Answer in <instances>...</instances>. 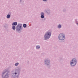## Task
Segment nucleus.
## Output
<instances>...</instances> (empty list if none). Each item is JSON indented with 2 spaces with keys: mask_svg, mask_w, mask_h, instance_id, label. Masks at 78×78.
I'll return each instance as SVG.
<instances>
[{
  "mask_svg": "<svg viewBox=\"0 0 78 78\" xmlns=\"http://www.w3.org/2000/svg\"><path fill=\"white\" fill-rule=\"evenodd\" d=\"M21 69L19 67H17V69L15 70V73H12L11 74V76L13 78H19L20 76Z\"/></svg>",
  "mask_w": 78,
  "mask_h": 78,
  "instance_id": "obj_1",
  "label": "nucleus"
},
{
  "mask_svg": "<svg viewBox=\"0 0 78 78\" xmlns=\"http://www.w3.org/2000/svg\"><path fill=\"white\" fill-rule=\"evenodd\" d=\"M23 27H22V24L18 23L16 27L15 26H13L12 28L13 30H15L16 29V31H18L19 33H20L21 32L20 31H22Z\"/></svg>",
  "mask_w": 78,
  "mask_h": 78,
  "instance_id": "obj_2",
  "label": "nucleus"
},
{
  "mask_svg": "<svg viewBox=\"0 0 78 78\" xmlns=\"http://www.w3.org/2000/svg\"><path fill=\"white\" fill-rule=\"evenodd\" d=\"M44 64L48 69H50L51 66L50 65V59L48 58H46L44 60Z\"/></svg>",
  "mask_w": 78,
  "mask_h": 78,
  "instance_id": "obj_3",
  "label": "nucleus"
},
{
  "mask_svg": "<svg viewBox=\"0 0 78 78\" xmlns=\"http://www.w3.org/2000/svg\"><path fill=\"white\" fill-rule=\"evenodd\" d=\"M9 71L7 70L6 69L3 71L2 73V78H8L9 76Z\"/></svg>",
  "mask_w": 78,
  "mask_h": 78,
  "instance_id": "obj_4",
  "label": "nucleus"
},
{
  "mask_svg": "<svg viewBox=\"0 0 78 78\" xmlns=\"http://www.w3.org/2000/svg\"><path fill=\"white\" fill-rule=\"evenodd\" d=\"M51 35V32H48L44 34V40L46 41V40H48L49 39H50Z\"/></svg>",
  "mask_w": 78,
  "mask_h": 78,
  "instance_id": "obj_5",
  "label": "nucleus"
},
{
  "mask_svg": "<svg viewBox=\"0 0 78 78\" xmlns=\"http://www.w3.org/2000/svg\"><path fill=\"white\" fill-rule=\"evenodd\" d=\"M77 60L76 59L73 58L70 62V65L72 67H74L76 65Z\"/></svg>",
  "mask_w": 78,
  "mask_h": 78,
  "instance_id": "obj_6",
  "label": "nucleus"
},
{
  "mask_svg": "<svg viewBox=\"0 0 78 78\" xmlns=\"http://www.w3.org/2000/svg\"><path fill=\"white\" fill-rule=\"evenodd\" d=\"M65 34L63 33L60 34L58 36V39L60 41H64L65 39Z\"/></svg>",
  "mask_w": 78,
  "mask_h": 78,
  "instance_id": "obj_7",
  "label": "nucleus"
},
{
  "mask_svg": "<svg viewBox=\"0 0 78 78\" xmlns=\"http://www.w3.org/2000/svg\"><path fill=\"white\" fill-rule=\"evenodd\" d=\"M44 12L46 14H50V10H49V9H45L44 10Z\"/></svg>",
  "mask_w": 78,
  "mask_h": 78,
  "instance_id": "obj_8",
  "label": "nucleus"
},
{
  "mask_svg": "<svg viewBox=\"0 0 78 78\" xmlns=\"http://www.w3.org/2000/svg\"><path fill=\"white\" fill-rule=\"evenodd\" d=\"M41 19H44V17H45V16H44V13L43 12L41 13Z\"/></svg>",
  "mask_w": 78,
  "mask_h": 78,
  "instance_id": "obj_9",
  "label": "nucleus"
},
{
  "mask_svg": "<svg viewBox=\"0 0 78 78\" xmlns=\"http://www.w3.org/2000/svg\"><path fill=\"white\" fill-rule=\"evenodd\" d=\"M63 59V58L62 57H59V58L58 59V61H59V62H62V61Z\"/></svg>",
  "mask_w": 78,
  "mask_h": 78,
  "instance_id": "obj_10",
  "label": "nucleus"
},
{
  "mask_svg": "<svg viewBox=\"0 0 78 78\" xmlns=\"http://www.w3.org/2000/svg\"><path fill=\"white\" fill-rule=\"evenodd\" d=\"M17 25V22H13L12 24V26H16Z\"/></svg>",
  "mask_w": 78,
  "mask_h": 78,
  "instance_id": "obj_11",
  "label": "nucleus"
},
{
  "mask_svg": "<svg viewBox=\"0 0 78 78\" xmlns=\"http://www.w3.org/2000/svg\"><path fill=\"white\" fill-rule=\"evenodd\" d=\"M57 27L59 29H60V28H61V27H62V26H61V24H59L58 25Z\"/></svg>",
  "mask_w": 78,
  "mask_h": 78,
  "instance_id": "obj_12",
  "label": "nucleus"
},
{
  "mask_svg": "<svg viewBox=\"0 0 78 78\" xmlns=\"http://www.w3.org/2000/svg\"><path fill=\"white\" fill-rule=\"evenodd\" d=\"M40 48H41V46L39 45H37L36 46V48L37 50H39V49H40Z\"/></svg>",
  "mask_w": 78,
  "mask_h": 78,
  "instance_id": "obj_13",
  "label": "nucleus"
},
{
  "mask_svg": "<svg viewBox=\"0 0 78 78\" xmlns=\"http://www.w3.org/2000/svg\"><path fill=\"white\" fill-rule=\"evenodd\" d=\"M23 27L24 28H27V25L25 23H24L23 24Z\"/></svg>",
  "mask_w": 78,
  "mask_h": 78,
  "instance_id": "obj_14",
  "label": "nucleus"
},
{
  "mask_svg": "<svg viewBox=\"0 0 78 78\" xmlns=\"http://www.w3.org/2000/svg\"><path fill=\"white\" fill-rule=\"evenodd\" d=\"M11 17V15L8 14L6 16V18L7 19H9Z\"/></svg>",
  "mask_w": 78,
  "mask_h": 78,
  "instance_id": "obj_15",
  "label": "nucleus"
},
{
  "mask_svg": "<svg viewBox=\"0 0 78 78\" xmlns=\"http://www.w3.org/2000/svg\"><path fill=\"white\" fill-rule=\"evenodd\" d=\"M8 27V25L7 24H5L4 26V27L6 29V28H7Z\"/></svg>",
  "mask_w": 78,
  "mask_h": 78,
  "instance_id": "obj_16",
  "label": "nucleus"
},
{
  "mask_svg": "<svg viewBox=\"0 0 78 78\" xmlns=\"http://www.w3.org/2000/svg\"><path fill=\"white\" fill-rule=\"evenodd\" d=\"M19 64V62H17L15 63V66H16V67H17L18 66V65Z\"/></svg>",
  "mask_w": 78,
  "mask_h": 78,
  "instance_id": "obj_17",
  "label": "nucleus"
},
{
  "mask_svg": "<svg viewBox=\"0 0 78 78\" xmlns=\"http://www.w3.org/2000/svg\"><path fill=\"white\" fill-rule=\"evenodd\" d=\"M63 12H66V9L65 8L63 9Z\"/></svg>",
  "mask_w": 78,
  "mask_h": 78,
  "instance_id": "obj_18",
  "label": "nucleus"
},
{
  "mask_svg": "<svg viewBox=\"0 0 78 78\" xmlns=\"http://www.w3.org/2000/svg\"><path fill=\"white\" fill-rule=\"evenodd\" d=\"M75 22L76 23H78V20H77V19H75Z\"/></svg>",
  "mask_w": 78,
  "mask_h": 78,
  "instance_id": "obj_19",
  "label": "nucleus"
},
{
  "mask_svg": "<svg viewBox=\"0 0 78 78\" xmlns=\"http://www.w3.org/2000/svg\"><path fill=\"white\" fill-rule=\"evenodd\" d=\"M44 19H42V20H46V18L44 17V18H43Z\"/></svg>",
  "mask_w": 78,
  "mask_h": 78,
  "instance_id": "obj_20",
  "label": "nucleus"
},
{
  "mask_svg": "<svg viewBox=\"0 0 78 78\" xmlns=\"http://www.w3.org/2000/svg\"><path fill=\"white\" fill-rule=\"evenodd\" d=\"M9 14H10V15H11V12H9V13H8Z\"/></svg>",
  "mask_w": 78,
  "mask_h": 78,
  "instance_id": "obj_21",
  "label": "nucleus"
},
{
  "mask_svg": "<svg viewBox=\"0 0 78 78\" xmlns=\"http://www.w3.org/2000/svg\"><path fill=\"white\" fill-rule=\"evenodd\" d=\"M43 2H47V0H43Z\"/></svg>",
  "mask_w": 78,
  "mask_h": 78,
  "instance_id": "obj_22",
  "label": "nucleus"
},
{
  "mask_svg": "<svg viewBox=\"0 0 78 78\" xmlns=\"http://www.w3.org/2000/svg\"><path fill=\"white\" fill-rule=\"evenodd\" d=\"M22 2V0H20V3H21V2Z\"/></svg>",
  "mask_w": 78,
  "mask_h": 78,
  "instance_id": "obj_23",
  "label": "nucleus"
},
{
  "mask_svg": "<svg viewBox=\"0 0 78 78\" xmlns=\"http://www.w3.org/2000/svg\"><path fill=\"white\" fill-rule=\"evenodd\" d=\"M65 42V41H61V42Z\"/></svg>",
  "mask_w": 78,
  "mask_h": 78,
  "instance_id": "obj_24",
  "label": "nucleus"
},
{
  "mask_svg": "<svg viewBox=\"0 0 78 78\" xmlns=\"http://www.w3.org/2000/svg\"><path fill=\"white\" fill-rule=\"evenodd\" d=\"M76 24L77 26H78V23H76Z\"/></svg>",
  "mask_w": 78,
  "mask_h": 78,
  "instance_id": "obj_25",
  "label": "nucleus"
}]
</instances>
